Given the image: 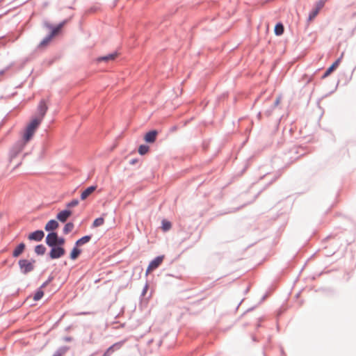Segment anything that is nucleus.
<instances>
[{"label": "nucleus", "instance_id": "obj_9", "mask_svg": "<svg viewBox=\"0 0 356 356\" xmlns=\"http://www.w3.org/2000/svg\"><path fill=\"white\" fill-rule=\"evenodd\" d=\"M57 240H58L57 233L54 232H51L47 234L45 241L48 246L52 247V246L56 245Z\"/></svg>", "mask_w": 356, "mask_h": 356}, {"label": "nucleus", "instance_id": "obj_33", "mask_svg": "<svg viewBox=\"0 0 356 356\" xmlns=\"http://www.w3.org/2000/svg\"><path fill=\"white\" fill-rule=\"evenodd\" d=\"M148 287H149L148 284L146 283V284L145 285V286H144V288L143 289L142 296H145V293L147 291Z\"/></svg>", "mask_w": 356, "mask_h": 356}, {"label": "nucleus", "instance_id": "obj_35", "mask_svg": "<svg viewBox=\"0 0 356 356\" xmlns=\"http://www.w3.org/2000/svg\"><path fill=\"white\" fill-rule=\"evenodd\" d=\"M279 104H280V98L278 97V98H277V99H276V100H275V102L274 104H275V106H277V105H278Z\"/></svg>", "mask_w": 356, "mask_h": 356}, {"label": "nucleus", "instance_id": "obj_31", "mask_svg": "<svg viewBox=\"0 0 356 356\" xmlns=\"http://www.w3.org/2000/svg\"><path fill=\"white\" fill-rule=\"evenodd\" d=\"M65 240L63 237H58V240L56 241V246L62 247L65 244Z\"/></svg>", "mask_w": 356, "mask_h": 356}, {"label": "nucleus", "instance_id": "obj_13", "mask_svg": "<svg viewBox=\"0 0 356 356\" xmlns=\"http://www.w3.org/2000/svg\"><path fill=\"white\" fill-rule=\"evenodd\" d=\"M65 23V22H63L60 23L58 26H56V27H53L51 24L46 23V26L48 27L49 29H52L51 32L49 33V35L52 38H54L55 35H56L59 33L60 29L63 28Z\"/></svg>", "mask_w": 356, "mask_h": 356}, {"label": "nucleus", "instance_id": "obj_27", "mask_svg": "<svg viewBox=\"0 0 356 356\" xmlns=\"http://www.w3.org/2000/svg\"><path fill=\"white\" fill-rule=\"evenodd\" d=\"M172 227V225H171V222L166 220H162V229L164 231V232H167L168 231L169 229H170Z\"/></svg>", "mask_w": 356, "mask_h": 356}, {"label": "nucleus", "instance_id": "obj_36", "mask_svg": "<svg viewBox=\"0 0 356 356\" xmlns=\"http://www.w3.org/2000/svg\"><path fill=\"white\" fill-rule=\"evenodd\" d=\"M136 163V159H133L130 161V163L131 164H135Z\"/></svg>", "mask_w": 356, "mask_h": 356}, {"label": "nucleus", "instance_id": "obj_21", "mask_svg": "<svg viewBox=\"0 0 356 356\" xmlns=\"http://www.w3.org/2000/svg\"><path fill=\"white\" fill-rule=\"evenodd\" d=\"M70 348L67 346L60 347L55 353L56 356H63L68 350Z\"/></svg>", "mask_w": 356, "mask_h": 356}, {"label": "nucleus", "instance_id": "obj_12", "mask_svg": "<svg viewBox=\"0 0 356 356\" xmlns=\"http://www.w3.org/2000/svg\"><path fill=\"white\" fill-rule=\"evenodd\" d=\"M157 135V131L152 130L145 135L144 139L147 143H152L156 140Z\"/></svg>", "mask_w": 356, "mask_h": 356}, {"label": "nucleus", "instance_id": "obj_37", "mask_svg": "<svg viewBox=\"0 0 356 356\" xmlns=\"http://www.w3.org/2000/svg\"><path fill=\"white\" fill-rule=\"evenodd\" d=\"M6 71V70H1L0 71V75H3L5 73Z\"/></svg>", "mask_w": 356, "mask_h": 356}, {"label": "nucleus", "instance_id": "obj_10", "mask_svg": "<svg viewBox=\"0 0 356 356\" xmlns=\"http://www.w3.org/2000/svg\"><path fill=\"white\" fill-rule=\"evenodd\" d=\"M44 233L42 230H37L31 233L28 236V238L30 241H41L44 238Z\"/></svg>", "mask_w": 356, "mask_h": 356}, {"label": "nucleus", "instance_id": "obj_17", "mask_svg": "<svg viewBox=\"0 0 356 356\" xmlns=\"http://www.w3.org/2000/svg\"><path fill=\"white\" fill-rule=\"evenodd\" d=\"M117 56H118V53L117 52H114V53H112V54H108L106 56L98 58H97V61H99V62H101V61L108 62L110 60H115L117 58Z\"/></svg>", "mask_w": 356, "mask_h": 356}, {"label": "nucleus", "instance_id": "obj_14", "mask_svg": "<svg viewBox=\"0 0 356 356\" xmlns=\"http://www.w3.org/2000/svg\"><path fill=\"white\" fill-rule=\"evenodd\" d=\"M341 58H338L330 67H328L323 75V78L328 76L339 65Z\"/></svg>", "mask_w": 356, "mask_h": 356}, {"label": "nucleus", "instance_id": "obj_2", "mask_svg": "<svg viewBox=\"0 0 356 356\" xmlns=\"http://www.w3.org/2000/svg\"><path fill=\"white\" fill-rule=\"evenodd\" d=\"M35 259L28 260L22 259L19 260L18 264L22 273L26 275L35 268Z\"/></svg>", "mask_w": 356, "mask_h": 356}, {"label": "nucleus", "instance_id": "obj_18", "mask_svg": "<svg viewBox=\"0 0 356 356\" xmlns=\"http://www.w3.org/2000/svg\"><path fill=\"white\" fill-rule=\"evenodd\" d=\"M25 244L24 243H19L13 252V257H18L24 250Z\"/></svg>", "mask_w": 356, "mask_h": 356}, {"label": "nucleus", "instance_id": "obj_6", "mask_svg": "<svg viewBox=\"0 0 356 356\" xmlns=\"http://www.w3.org/2000/svg\"><path fill=\"white\" fill-rule=\"evenodd\" d=\"M164 259V255H161L155 257L149 264L147 270L146 275L149 273L151 271L157 268L163 262Z\"/></svg>", "mask_w": 356, "mask_h": 356}, {"label": "nucleus", "instance_id": "obj_25", "mask_svg": "<svg viewBox=\"0 0 356 356\" xmlns=\"http://www.w3.org/2000/svg\"><path fill=\"white\" fill-rule=\"evenodd\" d=\"M53 38L49 34L47 35L39 44V47H43L47 46Z\"/></svg>", "mask_w": 356, "mask_h": 356}, {"label": "nucleus", "instance_id": "obj_24", "mask_svg": "<svg viewBox=\"0 0 356 356\" xmlns=\"http://www.w3.org/2000/svg\"><path fill=\"white\" fill-rule=\"evenodd\" d=\"M284 33V26L281 23H278L275 27V33L277 35H281Z\"/></svg>", "mask_w": 356, "mask_h": 356}, {"label": "nucleus", "instance_id": "obj_4", "mask_svg": "<svg viewBox=\"0 0 356 356\" xmlns=\"http://www.w3.org/2000/svg\"><path fill=\"white\" fill-rule=\"evenodd\" d=\"M47 110L48 106L47 105L46 101L44 99H42L38 106V115L34 118L40 119V122H42Z\"/></svg>", "mask_w": 356, "mask_h": 356}, {"label": "nucleus", "instance_id": "obj_15", "mask_svg": "<svg viewBox=\"0 0 356 356\" xmlns=\"http://www.w3.org/2000/svg\"><path fill=\"white\" fill-rule=\"evenodd\" d=\"M97 188L96 186H91L83 191L81 194V199L86 200L90 195H91Z\"/></svg>", "mask_w": 356, "mask_h": 356}, {"label": "nucleus", "instance_id": "obj_23", "mask_svg": "<svg viewBox=\"0 0 356 356\" xmlns=\"http://www.w3.org/2000/svg\"><path fill=\"white\" fill-rule=\"evenodd\" d=\"M46 252V248L40 244L35 247V252L38 255H43Z\"/></svg>", "mask_w": 356, "mask_h": 356}, {"label": "nucleus", "instance_id": "obj_26", "mask_svg": "<svg viewBox=\"0 0 356 356\" xmlns=\"http://www.w3.org/2000/svg\"><path fill=\"white\" fill-rule=\"evenodd\" d=\"M104 223V218H102V217L97 218L93 221L92 227H97L102 226Z\"/></svg>", "mask_w": 356, "mask_h": 356}, {"label": "nucleus", "instance_id": "obj_16", "mask_svg": "<svg viewBox=\"0 0 356 356\" xmlns=\"http://www.w3.org/2000/svg\"><path fill=\"white\" fill-rule=\"evenodd\" d=\"M58 226V222L56 220H51L46 224L44 229L46 231L50 232L56 229Z\"/></svg>", "mask_w": 356, "mask_h": 356}, {"label": "nucleus", "instance_id": "obj_38", "mask_svg": "<svg viewBox=\"0 0 356 356\" xmlns=\"http://www.w3.org/2000/svg\"><path fill=\"white\" fill-rule=\"evenodd\" d=\"M293 150H295V151H296V152H297V151H296L297 147H294L293 148Z\"/></svg>", "mask_w": 356, "mask_h": 356}, {"label": "nucleus", "instance_id": "obj_30", "mask_svg": "<svg viewBox=\"0 0 356 356\" xmlns=\"http://www.w3.org/2000/svg\"><path fill=\"white\" fill-rule=\"evenodd\" d=\"M79 202L77 199H74L71 202H68L66 206L67 208H72L77 206Z\"/></svg>", "mask_w": 356, "mask_h": 356}, {"label": "nucleus", "instance_id": "obj_3", "mask_svg": "<svg viewBox=\"0 0 356 356\" xmlns=\"http://www.w3.org/2000/svg\"><path fill=\"white\" fill-rule=\"evenodd\" d=\"M27 142L21 139L16 142L10 150L9 160L12 161L24 148Z\"/></svg>", "mask_w": 356, "mask_h": 356}, {"label": "nucleus", "instance_id": "obj_32", "mask_svg": "<svg viewBox=\"0 0 356 356\" xmlns=\"http://www.w3.org/2000/svg\"><path fill=\"white\" fill-rule=\"evenodd\" d=\"M53 280V277H49L48 278V280H47L46 282H44L42 284V286H40V288H44V287H45L47 284H49V283H50V282H51V280Z\"/></svg>", "mask_w": 356, "mask_h": 356}, {"label": "nucleus", "instance_id": "obj_5", "mask_svg": "<svg viewBox=\"0 0 356 356\" xmlns=\"http://www.w3.org/2000/svg\"><path fill=\"white\" fill-rule=\"evenodd\" d=\"M51 250L49 252V257L51 259H58L63 257L65 254V250L63 247L60 246H52Z\"/></svg>", "mask_w": 356, "mask_h": 356}, {"label": "nucleus", "instance_id": "obj_34", "mask_svg": "<svg viewBox=\"0 0 356 356\" xmlns=\"http://www.w3.org/2000/svg\"><path fill=\"white\" fill-rule=\"evenodd\" d=\"M72 340V338L71 337H65L64 338V341L66 342H70Z\"/></svg>", "mask_w": 356, "mask_h": 356}, {"label": "nucleus", "instance_id": "obj_20", "mask_svg": "<svg viewBox=\"0 0 356 356\" xmlns=\"http://www.w3.org/2000/svg\"><path fill=\"white\" fill-rule=\"evenodd\" d=\"M78 246L74 247L72 249L71 254H70V258L72 260H75L81 254V250L77 248Z\"/></svg>", "mask_w": 356, "mask_h": 356}, {"label": "nucleus", "instance_id": "obj_1", "mask_svg": "<svg viewBox=\"0 0 356 356\" xmlns=\"http://www.w3.org/2000/svg\"><path fill=\"white\" fill-rule=\"evenodd\" d=\"M40 123V119L33 118L26 126L22 139L28 143L33 136Z\"/></svg>", "mask_w": 356, "mask_h": 356}, {"label": "nucleus", "instance_id": "obj_11", "mask_svg": "<svg viewBox=\"0 0 356 356\" xmlns=\"http://www.w3.org/2000/svg\"><path fill=\"white\" fill-rule=\"evenodd\" d=\"M71 215L72 211L70 210L65 209L57 214L56 218L59 221L65 222Z\"/></svg>", "mask_w": 356, "mask_h": 356}, {"label": "nucleus", "instance_id": "obj_22", "mask_svg": "<svg viewBox=\"0 0 356 356\" xmlns=\"http://www.w3.org/2000/svg\"><path fill=\"white\" fill-rule=\"evenodd\" d=\"M74 223L69 222L66 223L65 225L64 226L63 232L65 234H67L74 229Z\"/></svg>", "mask_w": 356, "mask_h": 356}, {"label": "nucleus", "instance_id": "obj_19", "mask_svg": "<svg viewBox=\"0 0 356 356\" xmlns=\"http://www.w3.org/2000/svg\"><path fill=\"white\" fill-rule=\"evenodd\" d=\"M90 239H91V236H90V235L84 236L76 241L75 245L81 246V245L89 242L90 241Z\"/></svg>", "mask_w": 356, "mask_h": 356}, {"label": "nucleus", "instance_id": "obj_8", "mask_svg": "<svg viewBox=\"0 0 356 356\" xmlns=\"http://www.w3.org/2000/svg\"><path fill=\"white\" fill-rule=\"evenodd\" d=\"M125 340L115 343L108 348L102 356H111L115 351L119 350L124 345Z\"/></svg>", "mask_w": 356, "mask_h": 356}, {"label": "nucleus", "instance_id": "obj_29", "mask_svg": "<svg viewBox=\"0 0 356 356\" xmlns=\"http://www.w3.org/2000/svg\"><path fill=\"white\" fill-rule=\"evenodd\" d=\"M42 288H40L39 290L36 291V293L34 294L33 300L37 301L40 300L42 296H44V292L41 290Z\"/></svg>", "mask_w": 356, "mask_h": 356}, {"label": "nucleus", "instance_id": "obj_28", "mask_svg": "<svg viewBox=\"0 0 356 356\" xmlns=\"http://www.w3.org/2000/svg\"><path fill=\"white\" fill-rule=\"evenodd\" d=\"M149 146H147L146 145H141L139 146L138 153L140 155H144L149 151Z\"/></svg>", "mask_w": 356, "mask_h": 356}, {"label": "nucleus", "instance_id": "obj_39", "mask_svg": "<svg viewBox=\"0 0 356 356\" xmlns=\"http://www.w3.org/2000/svg\"><path fill=\"white\" fill-rule=\"evenodd\" d=\"M53 356H56V355L54 354Z\"/></svg>", "mask_w": 356, "mask_h": 356}, {"label": "nucleus", "instance_id": "obj_7", "mask_svg": "<svg viewBox=\"0 0 356 356\" xmlns=\"http://www.w3.org/2000/svg\"><path fill=\"white\" fill-rule=\"evenodd\" d=\"M325 5V1L323 0H319L316 2L315 7L312 9V10L309 13L308 17V21H312L318 14L319 11L323 8Z\"/></svg>", "mask_w": 356, "mask_h": 356}]
</instances>
